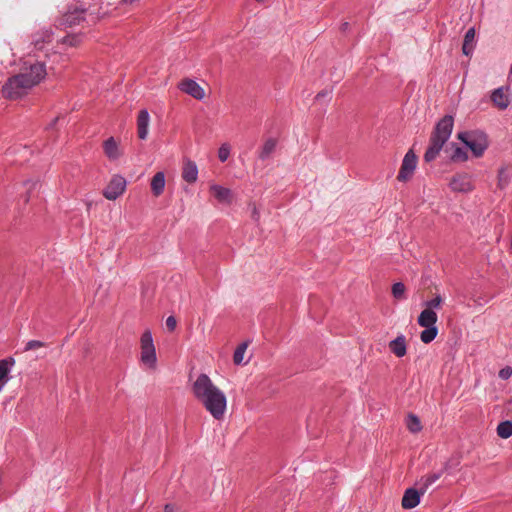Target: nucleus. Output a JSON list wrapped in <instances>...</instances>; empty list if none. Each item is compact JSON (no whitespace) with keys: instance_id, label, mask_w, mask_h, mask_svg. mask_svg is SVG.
Listing matches in <instances>:
<instances>
[{"instance_id":"1","label":"nucleus","mask_w":512,"mask_h":512,"mask_svg":"<svg viewBox=\"0 0 512 512\" xmlns=\"http://www.w3.org/2000/svg\"><path fill=\"white\" fill-rule=\"evenodd\" d=\"M47 76L44 62L27 60L23 63L19 73L11 76L2 87V96L8 100H17L29 93L39 85Z\"/></svg>"},{"instance_id":"2","label":"nucleus","mask_w":512,"mask_h":512,"mask_svg":"<svg viewBox=\"0 0 512 512\" xmlns=\"http://www.w3.org/2000/svg\"><path fill=\"white\" fill-rule=\"evenodd\" d=\"M192 393L214 419L222 420L224 418L227 410V397L208 375L197 376L192 384Z\"/></svg>"},{"instance_id":"3","label":"nucleus","mask_w":512,"mask_h":512,"mask_svg":"<svg viewBox=\"0 0 512 512\" xmlns=\"http://www.w3.org/2000/svg\"><path fill=\"white\" fill-rule=\"evenodd\" d=\"M454 120L453 117L447 115L443 117L436 125L431 138L429 146L424 154V160L431 162L436 159L443 145L450 138L452 133Z\"/></svg>"},{"instance_id":"4","label":"nucleus","mask_w":512,"mask_h":512,"mask_svg":"<svg viewBox=\"0 0 512 512\" xmlns=\"http://www.w3.org/2000/svg\"><path fill=\"white\" fill-rule=\"evenodd\" d=\"M111 5L109 1L100 0L98 9H92L89 6L87 9L82 8L81 10L75 9L74 11H69L62 17L60 25L73 27L78 25L81 21L87 20V17L90 18L92 22H95L97 19L109 14V6Z\"/></svg>"},{"instance_id":"5","label":"nucleus","mask_w":512,"mask_h":512,"mask_svg":"<svg viewBox=\"0 0 512 512\" xmlns=\"http://www.w3.org/2000/svg\"><path fill=\"white\" fill-rule=\"evenodd\" d=\"M139 361L145 370L154 371L157 368L156 347L150 330L144 331L140 337Z\"/></svg>"},{"instance_id":"6","label":"nucleus","mask_w":512,"mask_h":512,"mask_svg":"<svg viewBox=\"0 0 512 512\" xmlns=\"http://www.w3.org/2000/svg\"><path fill=\"white\" fill-rule=\"evenodd\" d=\"M438 320V316L436 311H431L430 309H423L417 319V323L419 326L425 328L420 333V339L423 343L429 344L431 343L438 334V329L436 327V322Z\"/></svg>"},{"instance_id":"7","label":"nucleus","mask_w":512,"mask_h":512,"mask_svg":"<svg viewBox=\"0 0 512 512\" xmlns=\"http://www.w3.org/2000/svg\"><path fill=\"white\" fill-rule=\"evenodd\" d=\"M457 137L475 157H481L488 147L487 136L482 132H460Z\"/></svg>"},{"instance_id":"8","label":"nucleus","mask_w":512,"mask_h":512,"mask_svg":"<svg viewBox=\"0 0 512 512\" xmlns=\"http://www.w3.org/2000/svg\"><path fill=\"white\" fill-rule=\"evenodd\" d=\"M417 161V156L413 150H409L405 154L397 175V180L399 182H408L411 180L417 167Z\"/></svg>"},{"instance_id":"9","label":"nucleus","mask_w":512,"mask_h":512,"mask_svg":"<svg viewBox=\"0 0 512 512\" xmlns=\"http://www.w3.org/2000/svg\"><path fill=\"white\" fill-rule=\"evenodd\" d=\"M126 179L121 175H113L103 190V196L108 200H116L126 190Z\"/></svg>"},{"instance_id":"10","label":"nucleus","mask_w":512,"mask_h":512,"mask_svg":"<svg viewBox=\"0 0 512 512\" xmlns=\"http://www.w3.org/2000/svg\"><path fill=\"white\" fill-rule=\"evenodd\" d=\"M103 153L109 161H118L124 154V149L121 145V141L114 138H107L103 144Z\"/></svg>"},{"instance_id":"11","label":"nucleus","mask_w":512,"mask_h":512,"mask_svg":"<svg viewBox=\"0 0 512 512\" xmlns=\"http://www.w3.org/2000/svg\"><path fill=\"white\" fill-rule=\"evenodd\" d=\"M178 88L183 93H186L197 100H202L206 96L205 90L196 81L190 78L182 79L178 84Z\"/></svg>"},{"instance_id":"12","label":"nucleus","mask_w":512,"mask_h":512,"mask_svg":"<svg viewBox=\"0 0 512 512\" xmlns=\"http://www.w3.org/2000/svg\"><path fill=\"white\" fill-rule=\"evenodd\" d=\"M449 186L451 190L455 192H470L473 190V182L471 176L467 173L455 174L451 178Z\"/></svg>"},{"instance_id":"13","label":"nucleus","mask_w":512,"mask_h":512,"mask_svg":"<svg viewBox=\"0 0 512 512\" xmlns=\"http://www.w3.org/2000/svg\"><path fill=\"white\" fill-rule=\"evenodd\" d=\"M181 176L182 179L189 184H193L197 181L198 167L197 164L190 158L183 159Z\"/></svg>"},{"instance_id":"14","label":"nucleus","mask_w":512,"mask_h":512,"mask_svg":"<svg viewBox=\"0 0 512 512\" xmlns=\"http://www.w3.org/2000/svg\"><path fill=\"white\" fill-rule=\"evenodd\" d=\"M425 494V491L421 488L416 490L415 488H408L403 495L401 505L404 509H413L419 505L421 496Z\"/></svg>"},{"instance_id":"15","label":"nucleus","mask_w":512,"mask_h":512,"mask_svg":"<svg viewBox=\"0 0 512 512\" xmlns=\"http://www.w3.org/2000/svg\"><path fill=\"white\" fill-rule=\"evenodd\" d=\"M211 195L222 204H231L233 200V193L229 188L223 187L218 184H211L209 187Z\"/></svg>"},{"instance_id":"16","label":"nucleus","mask_w":512,"mask_h":512,"mask_svg":"<svg viewBox=\"0 0 512 512\" xmlns=\"http://www.w3.org/2000/svg\"><path fill=\"white\" fill-rule=\"evenodd\" d=\"M388 348L397 358H402L407 354L408 340L405 335L400 334L394 340L388 343Z\"/></svg>"},{"instance_id":"17","label":"nucleus","mask_w":512,"mask_h":512,"mask_svg":"<svg viewBox=\"0 0 512 512\" xmlns=\"http://www.w3.org/2000/svg\"><path fill=\"white\" fill-rule=\"evenodd\" d=\"M491 101L494 106L499 109H505L510 103L509 89L507 87H500L492 92Z\"/></svg>"},{"instance_id":"18","label":"nucleus","mask_w":512,"mask_h":512,"mask_svg":"<svg viewBox=\"0 0 512 512\" xmlns=\"http://www.w3.org/2000/svg\"><path fill=\"white\" fill-rule=\"evenodd\" d=\"M137 135L141 140H145L149 132L150 115L147 110H140L137 116Z\"/></svg>"},{"instance_id":"19","label":"nucleus","mask_w":512,"mask_h":512,"mask_svg":"<svg viewBox=\"0 0 512 512\" xmlns=\"http://www.w3.org/2000/svg\"><path fill=\"white\" fill-rule=\"evenodd\" d=\"M165 174L163 172H157L151 179L150 187L153 196L159 197L163 194L165 189Z\"/></svg>"},{"instance_id":"20","label":"nucleus","mask_w":512,"mask_h":512,"mask_svg":"<svg viewBox=\"0 0 512 512\" xmlns=\"http://www.w3.org/2000/svg\"><path fill=\"white\" fill-rule=\"evenodd\" d=\"M404 422L407 430L412 434H418L423 429L420 418L414 413H408L404 419Z\"/></svg>"},{"instance_id":"21","label":"nucleus","mask_w":512,"mask_h":512,"mask_svg":"<svg viewBox=\"0 0 512 512\" xmlns=\"http://www.w3.org/2000/svg\"><path fill=\"white\" fill-rule=\"evenodd\" d=\"M51 41V33L47 30L41 31L34 35L33 37V46L36 50H43L45 48V44L50 43Z\"/></svg>"},{"instance_id":"22","label":"nucleus","mask_w":512,"mask_h":512,"mask_svg":"<svg viewBox=\"0 0 512 512\" xmlns=\"http://www.w3.org/2000/svg\"><path fill=\"white\" fill-rule=\"evenodd\" d=\"M14 364L12 359H3L0 360V392L2 391L4 385L8 381V375L10 373L11 366Z\"/></svg>"},{"instance_id":"23","label":"nucleus","mask_w":512,"mask_h":512,"mask_svg":"<svg viewBox=\"0 0 512 512\" xmlns=\"http://www.w3.org/2000/svg\"><path fill=\"white\" fill-rule=\"evenodd\" d=\"M512 176V167L511 166H503L498 171L497 176V186L500 189H503L509 182Z\"/></svg>"},{"instance_id":"24","label":"nucleus","mask_w":512,"mask_h":512,"mask_svg":"<svg viewBox=\"0 0 512 512\" xmlns=\"http://www.w3.org/2000/svg\"><path fill=\"white\" fill-rule=\"evenodd\" d=\"M474 39H475V30H474V28H470L465 34L464 43H463V47H462L463 53L467 56L470 55L474 49Z\"/></svg>"},{"instance_id":"25","label":"nucleus","mask_w":512,"mask_h":512,"mask_svg":"<svg viewBox=\"0 0 512 512\" xmlns=\"http://www.w3.org/2000/svg\"><path fill=\"white\" fill-rule=\"evenodd\" d=\"M277 141L273 138L267 139L261 149L260 158L265 159L275 150Z\"/></svg>"},{"instance_id":"26","label":"nucleus","mask_w":512,"mask_h":512,"mask_svg":"<svg viewBox=\"0 0 512 512\" xmlns=\"http://www.w3.org/2000/svg\"><path fill=\"white\" fill-rule=\"evenodd\" d=\"M441 477V473H430L420 479L421 488L426 492L429 486Z\"/></svg>"},{"instance_id":"27","label":"nucleus","mask_w":512,"mask_h":512,"mask_svg":"<svg viewBox=\"0 0 512 512\" xmlns=\"http://www.w3.org/2000/svg\"><path fill=\"white\" fill-rule=\"evenodd\" d=\"M497 434L503 439H507L512 435V423L509 421L502 422L497 427Z\"/></svg>"},{"instance_id":"28","label":"nucleus","mask_w":512,"mask_h":512,"mask_svg":"<svg viewBox=\"0 0 512 512\" xmlns=\"http://www.w3.org/2000/svg\"><path fill=\"white\" fill-rule=\"evenodd\" d=\"M248 344L247 343H241L237 346L234 355H233V362L236 365H240L243 363L244 355L247 350Z\"/></svg>"},{"instance_id":"29","label":"nucleus","mask_w":512,"mask_h":512,"mask_svg":"<svg viewBox=\"0 0 512 512\" xmlns=\"http://www.w3.org/2000/svg\"><path fill=\"white\" fill-rule=\"evenodd\" d=\"M444 300L440 295H435L432 299L426 301L424 303L425 309H430L431 311H435L442 307Z\"/></svg>"},{"instance_id":"30","label":"nucleus","mask_w":512,"mask_h":512,"mask_svg":"<svg viewBox=\"0 0 512 512\" xmlns=\"http://www.w3.org/2000/svg\"><path fill=\"white\" fill-rule=\"evenodd\" d=\"M405 292H406V288L403 283L397 282V283L393 284L392 295L395 299H397V300L405 299V297H406Z\"/></svg>"},{"instance_id":"31","label":"nucleus","mask_w":512,"mask_h":512,"mask_svg":"<svg viewBox=\"0 0 512 512\" xmlns=\"http://www.w3.org/2000/svg\"><path fill=\"white\" fill-rule=\"evenodd\" d=\"M451 159L455 162H464L468 159V154L465 149L455 147L451 154Z\"/></svg>"},{"instance_id":"32","label":"nucleus","mask_w":512,"mask_h":512,"mask_svg":"<svg viewBox=\"0 0 512 512\" xmlns=\"http://www.w3.org/2000/svg\"><path fill=\"white\" fill-rule=\"evenodd\" d=\"M230 153H231V145L229 143H223V144H221V146L218 149V153H217L218 159L221 162H225L229 158Z\"/></svg>"},{"instance_id":"33","label":"nucleus","mask_w":512,"mask_h":512,"mask_svg":"<svg viewBox=\"0 0 512 512\" xmlns=\"http://www.w3.org/2000/svg\"><path fill=\"white\" fill-rule=\"evenodd\" d=\"M44 346V343L37 340H31L29 341L25 346V351L38 349Z\"/></svg>"},{"instance_id":"34","label":"nucleus","mask_w":512,"mask_h":512,"mask_svg":"<svg viewBox=\"0 0 512 512\" xmlns=\"http://www.w3.org/2000/svg\"><path fill=\"white\" fill-rule=\"evenodd\" d=\"M64 43L69 44L70 46H76L80 43V39L78 36H67L64 38Z\"/></svg>"},{"instance_id":"35","label":"nucleus","mask_w":512,"mask_h":512,"mask_svg":"<svg viewBox=\"0 0 512 512\" xmlns=\"http://www.w3.org/2000/svg\"><path fill=\"white\" fill-rule=\"evenodd\" d=\"M511 375H512V368H510V367H505L499 371V377L501 379L506 380V379L510 378Z\"/></svg>"},{"instance_id":"36","label":"nucleus","mask_w":512,"mask_h":512,"mask_svg":"<svg viewBox=\"0 0 512 512\" xmlns=\"http://www.w3.org/2000/svg\"><path fill=\"white\" fill-rule=\"evenodd\" d=\"M176 325H177V320L175 317L173 316H169L167 319H166V327L170 330V331H173L175 328H176Z\"/></svg>"},{"instance_id":"37","label":"nucleus","mask_w":512,"mask_h":512,"mask_svg":"<svg viewBox=\"0 0 512 512\" xmlns=\"http://www.w3.org/2000/svg\"><path fill=\"white\" fill-rule=\"evenodd\" d=\"M177 507L173 504H166L164 507L165 512H177Z\"/></svg>"},{"instance_id":"38","label":"nucleus","mask_w":512,"mask_h":512,"mask_svg":"<svg viewBox=\"0 0 512 512\" xmlns=\"http://www.w3.org/2000/svg\"><path fill=\"white\" fill-rule=\"evenodd\" d=\"M28 185H29V190H31L32 188H34L36 186V182H28Z\"/></svg>"},{"instance_id":"39","label":"nucleus","mask_w":512,"mask_h":512,"mask_svg":"<svg viewBox=\"0 0 512 512\" xmlns=\"http://www.w3.org/2000/svg\"><path fill=\"white\" fill-rule=\"evenodd\" d=\"M29 201V197L28 196H25L24 198V202L27 203Z\"/></svg>"},{"instance_id":"40","label":"nucleus","mask_w":512,"mask_h":512,"mask_svg":"<svg viewBox=\"0 0 512 512\" xmlns=\"http://www.w3.org/2000/svg\"><path fill=\"white\" fill-rule=\"evenodd\" d=\"M257 2H262L263 0H256Z\"/></svg>"}]
</instances>
